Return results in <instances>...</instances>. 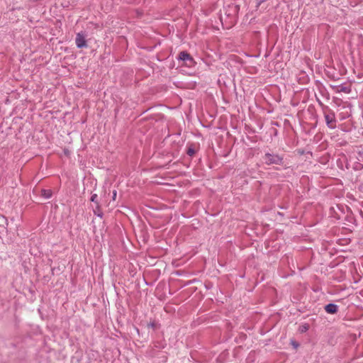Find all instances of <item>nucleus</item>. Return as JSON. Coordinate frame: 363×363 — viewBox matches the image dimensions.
Segmentation results:
<instances>
[{
  "label": "nucleus",
  "instance_id": "f257e3e1",
  "mask_svg": "<svg viewBox=\"0 0 363 363\" xmlns=\"http://www.w3.org/2000/svg\"><path fill=\"white\" fill-rule=\"evenodd\" d=\"M262 159H263L264 163L266 164L267 165H271V164L281 165L284 163L283 157H281L277 154H271V153L267 152L264 154Z\"/></svg>",
  "mask_w": 363,
  "mask_h": 363
},
{
  "label": "nucleus",
  "instance_id": "f03ea898",
  "mask_svg": "<svg viewBox=\"0 0 363 363\" xmlns=\"http://www.w3.org/2000/svg\"><path fill=\"white\" fill-rule=\"evenodd\" d=\"M324 117H325V122H326V124L328 126V128H332V129L335 128L336 126L335 125L336 120H335V115L334 111L332 110H329L328 113H324Z\"/></svg>",
  "mask_w": 363,
  "mask_h": 363
},
{
  "label": "nucleus",
  "instance_id": "7ed1b4c3",
  "mask_svg": "<svg viewBox=\"0 0 363 363\" xmlns=\"http://www.w3.org/2000/svg\"><path fill=\"white\" fill-rule=\"evenodd\" d=\"M75 43L78 48H87L86 35L83 33H78L75 38Z\"/></svg>",
  "mask_w": 363,
  "mask_h": 363
},
{
  "label": "nucleus",
  "instance_id": "20e7f679",
  "mask_svg": "<svg viewBox=\"0 0 363 363\" xmlns=\"http://www.w3.org/2000/svg\"><path fill=\"white\" fill-rule=\"evenodd\" d=\"M178 59L186 62V64L191 67L194 63V60L193 57L186 51H182L179 54Z\"/></svg>",
  "mask_w": 363,
  "mask_h": 363
},
{
  "label": "nucleus",
  "instance_id": "39448f33",
  "mask_svg": "<svg viewBox=\"0 0 363 363\" xmlns=\"http://www.w3.org/2000/svg\"><path fill=\"white\" fill-rule=\"evenodd\" d=\"M325 310L329 314H335L338 311V306L335 303H328L325 306Z\"/></svg>",
  "mask_w": 363,
  "mask_h": 363
},
{
  "label": "nucleus",
  "instance_id": "423d86ee",
  "mask_svg": "<svg viewBox=\"0 0 363 363\" xmlns=\"http://www.w3.org/2000/svg\"><path fill=\"white\" fill-rule=\"evenodd\" d=\"M41 196L45 199H50L52 196V191L49 189H43L41 191Z\"/></svg>",
  "mask_w": 363,
  "mask_h": 363
},
{
  "label": "nucleus",
  "instance_id": "0eeeda50",
  "mask_svg": "<svg viewBox=\"0 0 363 363\" xmlns=\"http://www.w3.org/2000/svg\"><path fill=\"white\" fill-rule=\"evenodd\" d=\"M196 153V150L194 149V145H191L188 149H187V151H186V154L189 155V156H193L194 154Z\"/></svg>",
  "mask_w": 363,
  "mask_h": 363
},
{
  "label": "nucleus",
  "instance_id": "6e6552de",
  "mask_svg": "<svg viewBox=\"0 0 363 363\" xmlns=\"http://www.w3.org/2000/svg\"><path fill=\"white\" fill-rule=\"evenodd\" d=\"M363 169V164L360 162H356L353 166V169L355 171H359Z\"/></svg>",
  "mask_w": 363,
  "mask_h": 363
},
{
  "label": "nucleus",
  "instance_id": "1a4fd4ad",
  "mask_svg": "<svg viewBox=\"0 0 363 363\" xmlns=\"http://www.w3.org/2000/svg\"><path fill=\"white\" fill-rule=\"evenodd\" d=\"M94 211L95 215H96L97 216L101 217V218L103 217V213L101 212V211L100 209L99 205L96 206V209Z\"/></svg>",
  "mask_w": 363,
  "mask_h": 363
},
{
  "label": "nucleus",
  "instance_id": "9d476101",
  "mask_svg": "<svg viewBox=\"0 0 363 363\" xmlns=\"http://www.w3.org/2000/svg\"><path fill=\"white\" fill-rule=\"evenodd\" d=\"M309 328V325L308 324H305L300 327L299 331L301 333H305L306 332Z\"/></svg>",
  "mask_w": 363,
  "mask_h": 363
},
{
  "label": "nucleus",
  "instance_id": "9b49d317",
  "mask_svg": "<svg viewBox=\"0 0 363 363\" xmlns=\"http://www.w3.org/2000/svg\"><path fill=\"white\" fill-rule=\"evenodd\" d=\"M97 199H98V196H97V194H94L91 196V201L92 202L96 203V206H97V205H99V202H98V201H97Z\"/></svg>",
  "mask_w": 363,
  "mask_h": 363
},
{
  "label": "nucleus",
  "instance_id": "f8f14e48",
  "mask_svg": "<svg viewBox=\"0 0 363 363\" xmlns=\"http://www.w3.org/2000/svg\"><path fill=\"white\" fill-rule=\"evenodd\" d=\"M340 91H342L344 93H349L350 91V89L346 87V86H341L340 89Z\"/></svg>",
  "mask_w": 363,
  "mask_h": 363
},
{
  "label": "nucleus",
  "instance_id": "ddd939ff",
  "mask_svg": "<svg viewBox=\"0 0 363 363\" xmlns=\"http://www.w3.org/2000/svg\"><path fill=\"white\" fill-rule=\"evenodd\" d=\"M148 327H151V328H152L153 329H155V328H156V324H155V323H154V322L150 323V324H148Z\"/></svg>",
  "mask_w": 363,
  "mask_h": 363
},
{
  "label": "nucleus",
  "instance_id": "4468645a",
  "mask_svg": "<svg viewBox=\"0 0 363 363\" xmlns=\"http://www.w3.org/2000/svg\"><path fill=\"white\" fill-rule=\"evenodd\" d=\"M117 192L116 190L113 191V200H115L116 198Z\"/></svg>",
  "mask_w": 363,
  "mask_h": 363
},
{
  "label": "nucleus",
  "instance_id": "2eb2a0df",
  "mask_svg": "<svg viewBox=\"0 0 363 363\" xmlns=\"http://www.w3.org/2000/svg\"><path fill=\"white\" fill-rule=\"evenodd\" d=\"M264 0H259V3H258V6L261 4V3H262Z\"/></svg>",
  "mask_w": 363,
  "mask_h": 363
}]
</instances>
